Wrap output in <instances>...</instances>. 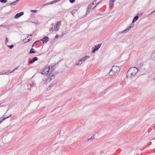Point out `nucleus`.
Here are the masks:
<instances>
[{
  "label": "nucleus",
  "mask_w": 155,
  "mask_h": 155,
  "mask_svg": "<svg viewBox=\"0 0 155 155\" xmlns=\"http://www.w3.org/2000/svg\"><path fill=\"white\" fill-rule=\"evenodd\" d=\"M34 44H33L32 46H33V45H34Z\"/></svg>",
  "instance_id": "7c9ffc66"
},
{
  "label": "nucleus",
  "mask_w": 155,
  "mask_h": 155,
  "mask_svg": "<svg viewBox=\"0 0 155 155\" xmlns=\"http://www.w3.org/2000/svg\"><path fill=\"white\" fill-rule=\"evenodd\" d=\"M52 68L51 67L49 66L48 67H45L42 71V74L48 75L50 74L52 71Z\"/></svg>",
  "instance_id": "7ed1b4c3"
},
{
  "label": "nucleus",
  "mask_w": 155,
  "mask_h": 155,
  "mask_svg": "<svg viewBox=\"0 0 155 155\" xmlns=\"http://www.w3.org/2000/svg\"><path fill=\"white\" fill-rule=\"evenodd\" d=\"M155 11H153V12L151 14H152Z\"/></svg>",
  "instance_id": "c756f323"
},
{
  "label": "nucleus",
  "mask_w": 155,
  "mask_h": 155,
  "mask_svg": "<svg viewBox=\"0 0 155 155\" xmlns=\"http://www.w3.org/2000/svg\"><path fill=\"white\" fill-rule=\"evenodd\" d=\"M7 46L8 47H10V48H12L13 47V45H7Z\"/></svg>",
  "instance_id": "aec40b11"
},
{
  "label": "nucleus",
  "mask_w": 155,
  "mask_h": 155,
  "mask_svg": "<svg viewBox=\"0 0 155 155\" xmlns=\"http://www.w3.org/2000/svg\"><path fill=\"white\" fill-rule=\"evenodd\" d=\"M48 40V38L47 37H45L43 39L41 40V41L43 43H44L45 42H47Z\"/></svg>",
  "instance_id": "1a4fd4ad"
},
{
  "label": "nucleus",
  "mask_w": 155,
  "mask_h": 155,
  "mask_svg": "<svg viewBox=\"0 0 155 155\" xmlns=\"http://www.w3.org/2000/svg\"><path fill=\"white\" fill-rule=\"evenodd\" d=\"M9 73H5V74H9Z\"/></svg>",
  "instance_id": "cd10ccee"
},
{
  "label": "nucleus",
  "mask_w": 155,
  "mask_h": 155,
  "mask_svg": "<svg viewBox=\"0 0 155 155\" xmlns=\"http://www.w3.org/2000/svg\"><path fill=\"white\" fill-rule=\"evenodd\" d=\"M61 21H59L57 22L56 24V25L57 26H58L59 27V26L61 25Z\"/></svg>",
  "instance_id": "4468645a"
},
{
  "label": "nucleus",
  "mask_w": 155,
  "mask_h": 155,
  "mask_svg": "<svg viewBox=\"0 0 155 155\" xmlns=\"http://www.w3.org/2000/svg\"><path fill=\"white\" fill-rule=\"evenodd\" d=\"M37 60V58L36 57H34L33 58V60H31L29 61V63L30 64H32Z\"/></svg>",
  "instance_id": "9d476101"
},
{
  "label": "nucleus",
  "mask_w": 155,
  "mask_h": 155,
  "mask_svg": "<svg viewBox=\"0 0 155 155\" xmlns=\"http://www.w3.org/2000/svg\"><path fill=\"white\" fill-rule=\"evenodd\" d=\"M15 70H13V71H12V72H10V73H12V72H13L14 71H15Z\"/></svg>",
  "instance_id": "c85d7f7f"
},
{
  "label": "nucleus",
  "mask_w": 155,
  "mask_h": 155,
  "mask_svg": "<svg viewBox=\"0 0 155 155\" xmlns=\"http://www.w3.org/2000/svg\"><path fill=\"white\" fill-rule=\"evenodd\" d=\"M23 12H21L17 14L15 16V18H18L21 16L23 15Z\"/></svg>",
  "instance_id": "6e6552de"
},
{
  "label": "nucleus",
  "mask_w": 155,
  "mask_h": 155,
  "mask_svg": "<svg viewBox=\"0 0 155 155\" xmlns=\"http://www.w3.org/2000/svg\"><path fill=\"white\" fill-rule=\"evenodd\" d=\"M97 1V0H95L92 3L90 4L88 7V9H93L98 3L100 2V0Z\"/></svg>",
  "instance_id": "20e7f679"
},
{
  "label": "nucleus",
  "mask_w": 155,
  "mask_h": 155,
  "mask_svg": "<svg viewBox=\"0 0 155 155\" xmlns=\"http://www.w3.org/2000/svg\"><path fill=\"white\" fill-rule=\"evenodd\" d=\"M35 49L33 48H31L29 52V53H35Z\"/></svg>",
  "instance_id": "9b49d317"
},
{
  "label": "nucleus",
  "mask_w": 155,
  "mask_h": 155,
  "mask_svg": "<svg viewBox=\"0 0 155 155\" xmlns=\"http://www.w3.org/2000/svg\"><path fill=\"white\" fill-rule=\"evenodd\" d=\"M16 2H14L13 3H10L11 4H13V3H15ZM14 5H15V4H14Z\"/></svg>",
  "instance_id": "393cba45"
},
{
  "label": "nucleus",
  "mask_w": 155,
  "mask_h": 155,
  "mask_svg": "<svg viewBox=\"0 0 155 155\" xmlns=\"http://www.w3.org/2000/svg\"><path fill=\"white\" fill-rule=\"evenodd\" d=\"M48 80L49 81H50L51 80V79L50 78H48Z\"/></svg>",
  "instance_id": "a878e982"
},
{
  "label": "nucleus",
  "mask_w": 155,
  "mask_h": 155,
  "mask_svg": "<svg viewBox=\"0 0 155 155\" xmlns=\"http://www.w3.org/2000/svg\"><path fill=\"white\" fill-rule=\"evenodd\" d=\"M138 69L135 67H132L129 69L127 73V77L129 78L135 76L138 72Z\"/></svg>",
  "instance_id": "f257e3e1"
},
{
  "label": "nucleus",
  "mask_w": 155,
  "mask_h": 155,
  "mask_svg": "<svg viewBox=\"0 0 155 155\" xmlns=\"http://www.w3.org/2000/svg\"><path fill=\"white\" fill-rule=\"evenodd\" d=\"M1 74L0 73V74Z\"/></svg>",
  "instance_id": "2f4dec72"
},
{
  "label": "nucleus",
  "mask_w": 155,
  "mask_h": 155,
  "mask_svg": "<svg viewBox=\"0 0 155 155\" xmlns=\"http://www.w3.org/2000/svg\"><path fill=\"white\" fill-rule=\"evenodd\" d=\"M131 28V27H130H130H129L128 28H127V29H126V30H124L122 32H123V33H124V32H126V31H129V29H130V28Z\"/></svg>",
  "instance_id": "2eb2a0df"
},
{
  "label": "nucleus",
  "mask_w": 155,
  "mask_h": 155,
  "mask_svg": "<svg viewBox=\"0 0 155 155\" xmlns=\"http://www.w3.org/2000/svg\"><path fill=\"white\" fill-rule=\"evenodd\" d=\"M57 1H58V0H56L54 1H52V2H51V4H53V3H54V2H57Z\"/></svg>",
  "instance_id": "412c9836"
},
{
  "label": "nucleus",
  "mask_w": 155,
  "mask_h": 155,
  "mask_svg": "<svg viewBox=\"0 0 155 155\" xmlns=\"http://www.w3.org/2000/svg\"><path fill=\"white\" fill-rule=\"evenodd\" d=\"M120 70V68L119 67L117 66H113L112 69L109 73H108V72H105V74L107 75L112 76L116 73H118L119 72Z\"/></svg>",
  "instance_id": "f03ea898"
},
{
  "label": "nucleus",
  "mask_w": 155,
  "mask_h": 155,
  "mask_svg": "<svg viewBox=\"0 0 155 155\" xmlns=\"http://www.w3.org/2000/svg\"><path fill=\"white\" fill-rule=\"evenodd\" d=\"M27 38H25V39L24 40V41L25 42V43H26L28 41H29L30 40H31L32 39V36L31 35H29L28 36Z\"/></svg>",
  "instance_id": "0eeeda50"
},
{
  "label": "nucleus",
  "mask_w": 155,
  "mask_h": 155,
  "mask_svg": "<svg viewBox=\"0 0 155 155\" xmlns=\"http://www.w3.org/2000/svg\"><path fill=\"white\" fill-rule=\"evenodd\" d=\"M89 56H85L83 58L80 60L78 64H76V65H78L81 64L84 61L89 58Z\"/></svg>",
  "instance_id": "39448f33"
},
{
  "label": "nucleus",
  "mask_w": 155,
  "mask_h": 155,
  "mask_svg": "<svg viewBox=\"0 0 155 155\" xmlns=\"http://www.w3.org/2000/svg\"><path fill=\"white\" fill-rule=\"evenodd\" d=\"M31 12H36L37 11V10H31Z\"/></svg>",
  "instance_id": "6ab92c4d"
},
{
  "label": "nucleus",
  "mask_w": 155,
  "mask_h": 155,
  "mask_svg": "<svg viewBox=\"0 0 155 155\" xmlns=\"http://www.w3.org/2000/svg\"><path fill=\"white\" fill-rule=\"evenodd\" d=\"M59 29V27L58 26L56 25V26H55L54 27V30L56 31H58Z\"/></svg>",
  "instance_id": "f8f14e48"
},
{
  "label": "nucleus",
  "mask_w": 155,
  "mask_h": 155,
  "mask_svg": "<svg viewBox=\"0 0 155 155\" xmlns=\"http://www.w3.org/2000/svg\"><path fill=\"white\" fill-rule=\"evenodd\" d=\"M138 16H136L133 19V22H134L135 21H137L138 19Z\"/></svg>",
  "instance_id": "ddd939ff"
},
{
  "label": "nucleus",
  "mask_w": 155,
  "mask_h": 155,
  "mask_svg": "<svg viewBox=\"0 0 155 155\" xmlns=\"http://www.w3.org/2000/svg\"><path fill=\"white\" fill-rule=\"evenodd\" d=\"M101 46V44H98L97 45H95L94 47L92 48V53H94Z\"/></svg>",
  "instance_id": "423d86ee"
},
{
  "label": "nucleus",
  "mask_w": 155,
  "mask_h": 155,
  "mask_svg": "<svg viewBox=\"0 0 155 155\" xmlns=\"http://www.w3.org/2000/svg\"><path fill=\"white\" fill-rule=\"evenodd\" d=\"M6 1V0H0V2L2 3H5Z\"/></svg>",
  "instance_id": "dca6fc26"
},
{
  "label": "nucleus",
  "mask_w": 155,
  "mask_h": 155,
  "mask_svg": "<svg viewBox=\"0 0 155 155\" xmlns=\"http://www.w3.org/2000/svg\"><path fill=\"white\" fill-rule=\"evenodd\" d=\"M52 28H50V29H49V31H51V30H52Z\"/></svg>",
  "instance_id": "bb28decb"
},
{
  "label": "nucleus",
  "mask_w": 155,
  "mask_h": 155,
  "mask_svg": "<svg viewBox=\"0 0 155 155\" xmlns=\"http://www.w3.org/2000/svg\"><path fill=\"white\" fill-rule=\"evenodd\" d=\"M115 0H110V2H114Z\"/></svg>",
  "instance_id": "4be33fe9"
},
{
  "label": "nucleus",
  "mask_w": 155,
  "mask_h": 155,
  "mask_svg": "<svg viewBox=\"0 0 155 155\" xmlns=\"http://www.w3.org/2000/svg\"><path fill=\"white\" fill-rule=\"evenodd\" d=\"M8 42V39L7 38H6L5 39V43L6 44Z\"/></svg>",
  "instance_id": "a211bd4d"
},
{
  "label": "nucleus",
  "mask_w": 155,
  "mask_h": 155,
  "mask_svg": "<svg viewBox=\"0 0 155 155\" xmlns=\"http://www.w3.org/2000/svg\"><path fill=\"white\" fill-rule=\"evenodd\" d=\"M5 118H3L2 119V120H0V124H1V123L2 121L3 120H5Z\"/></svg>",
  "instance_id": "5701e85b"
},
{
  "label": "nucleus",
  "mask_w": 155,
  "mask_h": 155,
  "mask_svg": "<svg viewBox=\"0 0 155 155\" xmlns=\"http://www.w3.org/2000/svg\"><path fill=\"white\" fill-rule=\"evenodd\" d=\"M58 37H59V35H57L55 36V38H58Z\"/></svg>",
  "instance_id": "b1692460"
},
{
  "label": "nucleus",
  "mask_w": 155,
  "mask_h": 155,
  "mask_svg": "<svg viewBox=\"0 0 155 155\" xmlns=\"http://www.w3.org/2000/svg\"><path fill=\"white\" fill-rule=\"evenodd\" d=\"M69 1L71 3H72L75 2V0H70Z\"/></svg>",
  "instance_id": "f3484780"
}]
</instances>
